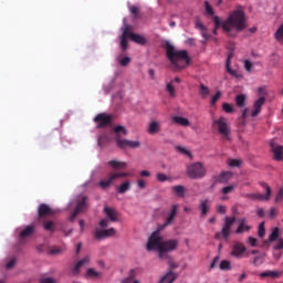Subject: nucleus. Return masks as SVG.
<instances>
[{
	"mask_svg": "<svg viewBox=\"0 0 283 283\" xmlns=\"http://www.w3.org/2000/svg\"><path fill=\"white\" fill-rule=\"evenodd\" d=\"M134 277H136V271L130 270L129 275L122 281V283H133Z\"/></svg>",
	"mask_w": 283,
	"mask_h": 283,
	"instance_id": "42",
	"label": "nucleus"
},
{
	"mask_svg": "<svg viewBox=\"0 0 283 283\" xmlns=\"http://www.w3.org/2000/svg\"><path fill=\"white\" fill-rule=\"evenodd\" d=\"M178 244H180V242L177 239L163 241L160 251H166L167 253H171V251H176V249H178Z\"/></svg>",
	"mask_w": 283,
	"mask_h": 283,
	"instance_id": "12",
	"label": "nucleus"
},
{
	"mask_svg": "<svg viewBox=\"0 0 283 283\" xmlns=\"http://www.w3.org/2000/svg\"><path fill=\"white\" fill-rule=\"evenodd\" d=\"M178 279V275L174 271H169L167 274H165L159 283H175Z\"/></svg>",
	"mask_w": 283,
	"mask_h": 283,
	"instance_id": "26",
	"label": "nucleus"
},
{
	"mask_svg": "<svg viewBox=\"0 0 283 283\" xmlns=\"http://www.w3.org/2000/svg\"><path fill=\"white\" fill-rule=\"evenodd\" d=\"M199 90L202 98H207V96H209V87H207L205 84H200Z\"/></svg>",
	"mask_w": 283,
	"mask_h": 283,
	"instance_id": "40",
	"label": "nucleus"
},
{
	"mask_svg": "<svg viewBox=\"0 0 283 283\" xmlns=\"http://www.w3.org/2000/svg\"><path fill=\"white\" fill-rule=\"evenodd\" d=\"M85 209H87V197L85 196H80L77 198V205L75 210L73 211V213L71 214V222H74V220H76V216H78V213H83V211H85Z\"/></svg>",
	"mask_w": 283,
	"mask_h": 283,
	"instance_id": "9",
	"label": "nucleus"
},
{
	"mask_svg": "<svg viewBox=\"0 0 283 283\" xmlns=\"http://www.w3.org/2000/svg\"><path fill=\"white\" fill-rule=\"evenodd\" d=\"M129 63H132V59L129 56H125L119 61V65H122V67H127Z\"/></svg>",
	"mask_w": 283,
	"mask_h": 283,
	"instance_id": "51",
	"label": "nucleus"
},
{
	"mask_svg": "<svg viewBox=\"0 0 283 283\" xmlns=\"http://www.w3.org/2000/svg\"><path fill=\"white\" fill-rule=\"evenodd\" d=\"M129 39L134 41V43H138V45H145L147 43V38L143 36L138 33H128Z\"/></svg>",
	"mask_w": 283,
	"mask_h": 283,
	"instance_id": "25",
	"label": "nucleus"
},
{
	"mask_svg": "<svg viewBox=\"0 0 283 283\" xmlns=\"http://www.w3.org/2000/svg\"><path fill=\"white\" fill-rule=\"evenodd\" d=\"M283 249V239H277V243L274 245L275 251H282Z\"/></svg>",
	"mask_w": 283,
	"mask_h": 283,
	"instance_id": "58",
	"label": "nucleus"
},
{
	"mask_svg": "<svg viewBox=\"0 0 283 283\" xmlns=\"http://www.w3.org/2000/svg\"><path fill=\"white\" fill-rule=\"evenodd\" d=\"M231 178H233V174L231 171H221L219 176L216 177V182L227 185Z\"/></svg>",
	"mask_w": 283,
	"mask_h": 283,
	"instance_id": "21",
	"label": "nucleus"
},
{
	"mask_svg": "<svg viewBox=\"0 0 283 283\" xmlns=\"http://www.w3.org/2000/svg\"><path fill=\"white\" fill-rule=\"evenodd\" d=\"M244 67H245L247 72H251V70H253V63L249 60H245Z\"/></svg>",
	"mask_w": 283,
	"mask_h": 283,
	"instance_id": "59",
	"label": "nucleus"
},
{
	"mask_svg": "<svg viewBox=\"0 0 283 283\" xmlns=\"http://www.w3.org/2000/svg\"><path fill=\"white\" fill-rule=\"evenodd\" d=\"M54 213H56V211L48 206V203H41L38 208L39 219L48 218V216H54Z\"/></svg>",
	"mask_w": 283,
	"mask_h": 283,
	"instance_id": "15",
	"label": "nucleus"
},
{
	"mask_svg": "<svg viewBox=\"0 0 283 283\" xmlns=\"http://www.w3.org/2000/svg\"><path fill=\"white\" fill-rule=\"evenodd\" d=\"M244 253H247V247H244V243L235 242L232 245V251H231L230 255H232L233 258L240 259L244 255Z\"/></svg>",
	"mask_w": 283,
	"mask_h": 283,
	"instance_id": "13",
	"label": "nucleus"
},
{
	"mask_svg": "<svg viewBox=\"0 0 283 283\" xmlns=\"http://www.w3.org/2000/svg\"><path fill=\"white\" fill-rule=\"evenodd\" d=\"M36 233V222H33L29 226H27L21 232L20 238L21 240H25V238H31V235H34Z\"/></svg>",
	"mask_w": 283,
	"mask_h": 283,
	"instance_id": "17",
	"label": "nucleus"
},
{
	"mask_svg": "<svg viewBox=\"0 0 283 283\" xmlns=\"http://www.w3.org/2000/svg\"><path fill=\"white\" fill-rule=\"evenodd\" d=\"M86 277H90L91 280H101V277H103V273L91 268L86 271Z\"/></svg>",
	"mask_w": 283,
	"mask_h": 283,
	"instance_id": "30",
	"label": "nucleus"
},
{
	"mask_svg": "<svg viewBox=\"0 0 283 283\" xmlns=\"http://www.w3.org/2000/svg\"><path fill=\"white\" fill-rule=\"evenodd\" d=\"M114 132L116 145L119 147V149H125V147H129L130 149H138V147H140V142L123 139L122 134L123 136H127V128H125V126H116Z\"/></svg>",
	"mask_w": 283,
	"mask_h": 283,
	"instance_id": "3",
	"label": "nucleus"
},
{
	"mask_svg": "<svg viewBox=\"0 0 283 283\" xmlns=\"http://www.w3.org/2000/svg\"><path fill=\"white\" fill-rule=\"evenodd\" d=\"M261 277H277L279 273L275 271H266V272H262Z\"/></svg>",
	"mask_w": 283,
	"mask_h": 283,
	"instance_id": "46",
	"label": "nucleus"
},
{
	"mask_svg": "<svg viewBox=\"0 0 283 283\" xmlns=\"http://www.w3.org/2000/svg\"><path fill=\"white\" fill-rule=\"evenodd\" d=\"M222 109H223V112H226V114H233V112H235L233 106L229 103H223Z\"/></svg>",
	"mask_w": 283,
	"mask_h": 283,
	"instance_id": "43",
	"label": "nucleus"
},
{
	"mask_svg": "<svg viewBox=\"0 0 283 283\" xmlns=\"http://www.w3.org/2000/svg\"><path fill=\"white\" fill-rule=\"evenodd\" d=\"M205 8H206L207 14H210V17H213L214 14L213 7H211L209 1H205Z\"/></svg>",
	"mask_w": 283,
	"mask_h": 283,
	"instance_id": "48",
	"label": "nucleus"
},
{
	"mask_svg": "<svg viewBox=\"0 0 283 283\" xmlns=\"http://www.w3.org/2000/svg\"><path fill=\"white\" fill-rule=\"evenodd\" d=\"M220 96H222V93L218 91L216 95H213V97L211 98V105H216L218 101H220Z\"/></svg>",
	"mask_w": 283,
	"mask_h": 283,
	"instance_id": "55",
	"label": "nucleus"
},
{
	"mask_svg": "<svg viewBox=\"0 0 283 283\" xmlns=\"http://www.w3.org/2000/svg\"><path fill=\"white\" fill-rule=\"evenodd\" d=\"M107 218H109L111 222H118V212L114 208L106 207L104 209Z\"/></svg>",
	"mask_w": 283,
	"mask_h": 283,
	"instance_id": "27",
	"label": "nucleus"
},
{
	"mask_svg": "<svg viewBox=\"0 0 283 283\" xmlns=\"http://www.w3.org/2000/svg\"><path fill=\"white\" fill-rule=\"evenodd\" d=\"M116 235V229L109 228L107 230H101L98 228L95 229V238L96 240H103L105 238H112Z\"/></svg>",
	"mask_w": 283,
	"mask_h": 283,
	"instance_id": "16",
	"label": "nucleus"
},
{
	"mask_svg": "<svg viewBox=\"0 0 283 283\" xmlns=\"http://www.w3.org/2000/svg\"><path fill=\"white\" fill-rule=\"evenodd\" d=\"M234 222H235V217H232V218L226 217L223 227L231 229V227H233Z\"/></svg>",
	"mask_w": 283,
	"mask_h": 283,
	"instance_id": "44",
	"label": "nucleus"
},
{
	"mask_svg": "<svg viewBox=\"0 0 283 283\" xmlns=\"http://www.w3.org/2000/svg\"><path fill=\"white\" fill-rule=\"evenodd\" d=\"M137 187L139 189H145V187H147V181H145L144 179H138L137 180Z\"/></svg>",
	"mask_w": 283,
	"mask_h": 283,
	"instance_id": "62",
	"label": "nucleus"
},
{
	"mask_svg": "<svg viewBox=\"0 0 283 283\" xmlns=\"http://www.w3.org/2000/svg\"><path fill=\"white\" fill-rule=\"evenodd\" d=\"M275 39L280 42L283 43V24L280 25L277 31L275 32Z\"/></svg>",
	"mask_w": 283,
	"mask_h": 283,
	"instance_id": "41",
	"label": "nucleus"
},
{
	"mask_svg": "<svg viewBox=\"0 0 283 283\" xmlns=\"http://www.w3.org/2000/svg\"><path fill=\"white\" fill-rule=\"evenodd\" d=\"M94 123H96L97 129H105V127L112 124V115L99 113L94 117Z\"/></svg>",
	"mask_w": 283,
	"mask_h": 283,
	"instance_id": "10",
	"label": "nucleus"
},
{
	"mask_svg": "<svg viewBox=\"0 0 283 283\" xmlns=\"http://www.w3.org/2000/svg\"><path fill=\"white\" fill-rule=\"evenodd\" d=\"M168 265L170 269H178V263L176 261H172L171 259L168 260Z\"/></svg>",
	"mask_w": 283,
	"mask_h": 283,
	"instance_id": "64",
	"label": "nucleus"
},
{
	"mask_svg": "<svg viewBox=\"0 0 283 283\" xmlns=\"http://www.w3.org/2000/svg\"><path fill=\"white\" fill-rule=\"evenodd\" d=\"M166 56L176 70H182L190 63L189 52L187 50L178 51L169 42H166Z\"/></svg>",
	"mask_w": 283,
	"mask_h": 283,
	"instance_id": "2",
	"label": "nucleus"
},
{
	"mask_svg": "<svg viewBox=\"0 0 283 283\" xmlns=\"http://www.w3.org/2000/svg\"><path fill=\"white\" fill-rule=\"evenodd\" d=\"M280 238V229L275 228L272 233L270 234L268 241H264V244H268V242H275Z\"/></svg>",
	"mask_w": 283,
	"mask_h": 283,
	"instance_id": "34",
	"label": "nucleus"
},
{
	"mask_svg": "<svg viewBox=\"0 0 283 283\" xmlns=\"http://www.w3.org/2000/svg\"><path fill=\"white\" fill-rule=\"evenodd\" d=\"M160 231H163V229L158 228L149 237L147 242L148 251H160V247H163V242H164L160 235Z\"/></svg>",
	"mask_w": 283,
	"mask_h": 283,
	"instance_id": "6",
	"label": "nucleus"
},
{
	"mask_svg": "<svg viewBox=\"0 0 283 283\" xmlns=\"http://www.w3.org/2000/svg\"><path fill=\"white\" fill-rule=\"evenodd\" d=\"M160 127H161V123L160 122H151L149 125H148V134L150 135H156V134H159L160 132Z\"/></svg>",
	"mask_w": 283,
	"mask_h": 283,
	"instance_id": "28",
	"label": "nucleus"
},
{
	"mask_svg": "<svg viewBox=\"0 0 283 283\" xmlns=\"http://www.w3.org/2000/svg\"><path fill=\"white\" fill-rule=\"evenodd\" d=\"M272 154H274V160L277 163L283 160V146L271 143Z\"/></svg>",
	"mask_w": 283,
	"mask_h": 283,
	"instance_id": "20",
	"label": "nucleus"
},
{
	"mask_svg": "<svg viewBox=\"0 0 283 283\" xmlns=\"http://www.w3.org/2000/svg\"><path fill=\"white\" fill-rule=\"evenodd\" d=\"M108 166L113 169H125L127 167V164L125 161L111 160L108 161Z\"/></svg>",
	"mask_w": 283,
	"mask_h": 283,
	"instance_id": "33",
	"label": "nucleus"
},
{
	"mask_svg": "<svg viewBox=\"0 0 283 283\" xmlns=\"http://www.w3.org/2000/svg\"><path fill=\"white\" fill-rule=\"evenodd\" d=\"M226 70L230 76H234V78H242V74H239L238 71L231 69V64L226 63Z\"/></svg>",
	"mask_w": 283,
	"mask_h": 283,
	"instance_id": "35",
	"label": "nucleus"
},
{
	"mask_svg": "<svg viewBox=\"0 0 283 283\" xmlns=\"http://www.w3.org/2000/svg\"><path fill=\"white\" fill-rule=\"evenodd\" d=\"M40 283H56V280L53 277H42L40 279Z\"/></svg>",
	"mask_w": 283,
	"mask_h": 283,
	"instance_id": "61",
	"label": "nucleus"
},
{
	"mask_svg": "<svg viewBox=\"0 0 283 283\" xmlns=\"http://www.w3.org/2000/svg\"><path fill=\"white\" fill-rule=\"evenodd\" d=\"M283 201V188H280L275 198V202H282Z\"/></svg>",
	"mask_w": 283,
	"mask_h": 283,
	"instance_id": "57",
	"label": "nucleus"
},
{
	"mask_svg": "<svg viewBox=\"0 0 283 283\" xmlns=\"http://www.w3.org/2000/svg\"><path fill=\"white\" fill-rule=\"evenodd\" d=\"M265 233H266V230L264 229V222H262L259 226L258 235H259V238H264Z\"/></svg>",
	"mask_w": 283,
	"mask_h": 283,
	"instance_id": "53",
	"label": "nucleus"
},
{
	"mask_svg": "<svg viewBox=\"0 0 283 283\" xmlns=\"http://www.w3.org/2000/svg\"><path fill=\"white\" fill-rule=\"evenodd\" d=\"M176 216H178V205H174L171 207V210L168 217L166 218V221L161 226H159V228L164 230L166 227H170V224H174V220H176Z\"/></svg>",
	"mask_w": 283,
	"mask_h": 283,
	"instance_id": "14",
	"label": "nucleus"
},
{
	"mask_svg": "<svg viewBox=\"0 0 283 283\" xmlns=\"http://www.w3.org/2000/svg\"><path fill=\"white\" fill-rule=\"evenodd\" d=\"M248 244H250V247H258V239H255L253 237H249Z\"/></svg>",
	"mask_w": 283,
	"mask_h": 283,
	"instance_id": "60",
	"label": "nucleus"
},
{
	"mask_svg": "<svg viewBox=\"0 0 283 283\" xmlns=\"http://www.w3.org/2000/svg\"><path fill=\"white\" fill-rule=\"evenodd\" d=\"M229 167H240L242 165V161L240 159H230L228 161Z\"/></svg>",
	"mask_w": 283,
	"mask_h": 283,
	"instance_id": "52",
	"label": "nucleus"
},
{
	"mask_svg": "<svg viewBox=\"0 0 283 283\" xmlns=\"http://www.w3.org/2000/svg\"><path fill=\"white\" fill-rule=\"evenodd\" d=\"M199 211H201L200 217L205 218L208 216L209 211H211V201L209 199H203L200 201L198 206Z\"/></svg>",
	"mask_w": 283,
	"mask_h": 283,
	"instance_id": "18",
	"label": "nucleus"
},
{
	"mask_svg": "<svg viewBox=\"0 0 283 283\" xmlns=\"http://www.w3.org/2000/svg\"><path fill=\"white\" fill-rule=\"evenodd\" d=\"M172 123H176V125H181V127H189V125H191L189 119L181 116H174Z\"/></svg>",
	"mask_w": 283,
	"mask_h": 283,
	"instance_id": "31",
	"label": "nucleus"
},
{
	"mask_svg": "<svg viewBox=\"0 0 283 283\" xmlns=\"http://www.w3.org/2000/svg\"><path fill=\"white\" fill-rule=\"evenodd\" d=\"M177 150H179L180 154H184V156L191 157V151L187 150L185 147L177 146Z\"/></svg>",
	"mask_w": 283,
	"mask_h": 283,
	"instance_id": "56",
	"label": "nucleus"
},
{
	"mask_svg": "<svg viewBox=\"0 0 283 283\" xmlns=\"http://www.w3.org/2000/svg\"><path fill=\"white\" fill-rule=\"evenodd\" d=\"M42 227L44 231H49L50 233H54V231H56V223H54V221L44 220Z\"/></svg>",
	"mask_w": 283,
	"mask_h": 283,
	"instance_id": "32",
	"label": "nucleus"
},
{
	"mask_svg": "<svg viewBox=\"0 0 283 283\" xmlns=\"http://www.w3.org/2000/svg\"><path fill=\"white\" fill-rule=\"evenodd\" d=\"M132 30L130 25H126L124 32L120 36V48L127 50V40L129 39V31Z\"/></svg>",
	"mask_w": 283,
	"mask_h": 283,
	"instance_id": "23",
	"label": "nucleus"
},
{
	"mask_svg": "<svg viewBox=\"0 0 283 283\" xmlns=\"http://www.w3.org/2000/svg\"><path fill=\"white\" fill-rule=\"evenodd\" d=\"M186 174L190 180H200L207 176V168L202 163L197 161L187 166Z\"/></svg>",
	"mask_w": 283,
	"mask_h": 283,
	"instance_id": "4",
	"label": "nucleus"
},
{
	"mask_svg": "<svg viewBox=\"0 0 283 283\" xmlns=\"http://www.w3.org/2000/svg\"><path fill=\"white\" fill-rule=\"evenodd\" d=\"M237 222L239 224L237 230H235V233L238 235H242V233H249L253 229V227H251L249 224V221H247V218H244V217L243 218H239L237 220Z\"/></svg>",
	"mask_w": 283,
	"mask_h": 283,
	"instance_id": "11",
	"label": "nucleus"
},
{
	"mask_svg": "<svg viewBox=\"0 0 283 283\" xmlns=\"http://www.w3.org/2000/svg\"><path fill=\"white\" fill-rule=\"evenodd\" d=\"M159 252L160 260H171V256L167 254V251L157 250Z\"/></svg>",
	"mask_w": 283,
	"mask_h": 283,
	"instance_id": "54",
	"label": "nucleus"
},
{
	"mask_svg": "<svg viewBox=\"0 0 283 283\" xmlns=\"http://www.w3.org/2000/svg\"><path fill=\"white\" fill-rule=\"evenodd\" d=\"M264 103H266V98L264 97H260L254 102L253 109L251 112L252 118H255V116H258L260 112H262V105H264Z\"/></svg>",
	"mask_w": 283,
	"mask_h": 283,
	"instance_id": "19",
	"label": "nucleus"
},
{
	"mask_svg": "<svg viewBox=\"0 0 283 283\" xmlns=\"http://www.w3.org/2000/svg\"><path fill=\"white\" fill-rule=\"evenodd\" d=\"M129 10L130 13L134 14V19H138V14H140V9L136 6H132Z\"/></svg>",
	"mask_w": 283,
	"mask_h": 283,
	"instance_id": "49",
	"label": "nucleus"
},
{
	"mask_svg": "<svg viewBox=\"0 0 283 283\" xmlns=\"http://www.w3.org/2000/svg\"><path fill=\"white\" fill-rule=\"evenodd\" d=\"M213 23L216 30L222 28L228 36H235L238 32H242V30L247 29V18L244 17V11L242 9L234 10L223 22L220 21V17L214 15Z\"/></svg>",
	"mask_w": 283,
	"mask_h": 283,
	"instance_id": "1",
	"label": "nucleus"
},
{
	"mask_svg": "<svg viewBox=\"0 0 283 283\" xmlns=\"http://www.w3.org/2000/svg\"><path fill=\"white\" fill-rule=\"evenodd\" d=\"M233 191H235V185L226 186L221 189V193H223V196H228V193H233Z\"/></svg>",
	"mask_w": 283,
	"mask_h": 283,
	"instance_id": "38",
	"label": "nucleus"
},
{
	"mask_svg": "<svg viewBox=\"0 0 283 283\" xmlns=\"http://www.w3.org/2000/svg\"><path fill=\"white\" fill-rule=\"evenodd\" d=\"M221 233H222L224 240H229V235H231V228H227L223 226Z\"/></svg>",
	"mask_w": 283,
	"mask_h": 283,
	"instance_id": "50",
	"label": "nucleus"
},
{
	"mask_svg": "<svg viewBox=\"0 0 283 283\" xmlns=\"http://www.w3.org/2000/svg\"><path fill=\"white\" fill-rule=\"evenodd\" d=\"M127 176H129V172H111L105 179L99 181V187L102 189H108L118 178H127Z\"/></svg>",
	"mask_w": 283,
	"mask_h": 283,
	"instance_id": "8",
	"label": "nucleus"
},
{
	"mask_svg": "<svg viewBox=\"0 0 283 283\" xmlns=\"http://www.w3.org/2000/svg\"><path fill=\"white\" fill-rule=\"evenodd\" d=\"M235 103L238 107H244L247 105V96L243 94L237 95Z\"/></svg>",
	"mask_w": 283,
	"mask_h": 283,
	"instance_id": "36",
	"label": "nucleus"
},
{
	"mask_svg": "<svg viewBox=\"0 0 283 283\" xmlns=\"http://www.w3.org/2000/svg\"><path fill=\"white\" fill-rule=\"evenodd\" d=\"M166 91L168 92L169 96H171L174 98V96H176V88L174 87V84L168 83L166 85Z\"/></svg>",
	"mask_w": 283,
	"mask_h": 283,
	"instance_id": "45",
	"label": "nucleus"
},
{
	"mask_svg": "<svg viewBox=\"0 0 283 283\" xmlns=\"http://www.w3.org/2000/svg\"><path fill=\"white\" fill-rule=\"evenodd\" d=\"M196 29L200 30L201 36H203L206 41H209V39H211V35L209 34L207 27L202 24V22L199 19L196 21Z\"/></svg>",
	"mask_w": 283,
	"mask_h": 283,
	"instance_id": "24",
	"label": "nucleus"
},
{
	"mask_svg": "<svg viewBox=\"0 0 283 283\" xmlns=\"http://www.w3.org/2000/svg\"><path fill=\"white\" fill-rule=\"evenodd\" d=\"M261 187L265 188V193L262 195L261 192H254V193H244L243 198H249V200H259L260 202H269L271 200V186H268L266 184L262 182Z\"/></svg>",
	"mask_w": 283,
	"mask_h": 283,
	"instance_id": "7",
	"label": "nucleus"
},
{
	"mask_svg": "<svg viewBox=\"0 0 283 283\" xmlns=\"http://www.w3.org/2000/svg\"><path fill=\"white\" fill-rule=\"evenodd\" d=\"M129 189H132V182L129 180H126L116 188V191L117 193H127Z\"/></svg>",
	"mask_w": 283,
	"mask_h": 283,
	"instance_id": "29",
	"label": "nucleus"
},
{
	"mask_svg": "<svg viewBox=\"0 0 283 283\" xmlns=\"http://www.w3.org/2000/svg\"><path fill=\"white\" fill-rule=\"evenodd\" d=\"M213 129H217L219 134L224 138L226 140H231V128L229 127V120L227 117H219L218 119H214L212 122Z\"/></svg>",
	"mask_w": 283,
	"mask_h": 283,
	"instance_id": "5",
	"label": "nucleus"
},
{
	"mask_svg": "<svg viewBox=\"0 0 283 283\" xmlns=\"http://www.w3.org/2000/svg\"><path fill=\"white\" fill-rule=\"evenodd\" d=\"M14 264H17V259H11V260L7 263L6 268H7V269H13Z\"/></svg>",
	"mask_w": 283,
	"mask_h": 283,
	"instance_id": "63",
	"label": "nucleus"
},
{
	"mask_svg": "<svg viewBox=\"0 0 283 283\" xmlns=\"http://www.w3.org/2000/svg\"><path fill=\"white\" fill-rule=\"evenodd\" d=\"M156 180L158 182H167V180H169V177H167V175L163 174V172H158L156 175Z\"/></svg>",
	"mask_w": 283,
	"mask_h": 283,
	"instance_id": "47",
	"label": "nucleus"
},
{
	"mask_svg": "<svg viewBox=\"0 0 283 283\" xmlns=\"http://www.w3.org/2000/svg\"><path fill=\"white\" fill-rule=\"evenodd\" d=\"M219 269L221 271H231V262L227 260L221 261Z\"/></svg>",
	"mask_w": 283,
	"mask_h": 283,
	"instance_id": "39",
	"label": "nucleus"
},
{
	"mask_svg": "<svg viewBox=\"0 0 283 283\" xmlns=\"http://www.w3.org/2000/svg\"><path fill=\"white\" fill-rule=\"evenodd\" d=\"M85 264H90V255L84 256L82 260H80L75 264V266H74V269L72 271V274L73 275H78V273H81L82 266H85Z\"/></svg>",
	"mask_w": 283,
	"mask_h": 283,
	"instance_id": "22",
	"label": "nucleus"
},
{
	"mask_svg": "<svg viewBox=\"0 0 283 283\" xmlns=\"http://www.w3.org/2000/svg\"><path fill=\"white\" fill-rule=\"evenodd\" d=\"M172 191H175L179 198H185V186H174Z\"/></svg>",
	"mask_w": 283,
	"mask_h": 283,
	"instance_id": "37",
	"label": "nucleus"
}]
</instances>
